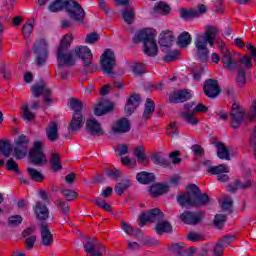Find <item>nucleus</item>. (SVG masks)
Listing matches in <instances>:
<instances>
[{"instance_id":"1","label":"nucleus","mask_w":256,"mask_h":256,"mask_svg":"<svg viewBox=\"0 0 256 256\" xmlns=\"http://www.w3.org/2000/svg\"><path fill=\"white\" fill-rule=\"evenodd\" d=\"M218 45V49L221 51V59L224 69L228 71H237L241 67V65H245L246 69H251L253 64L251 63V57L244 56L243 58H238L237 56L231 54L229 48L223 42H216Z\"/></svg>"},{"instance_id":"2","label":"nucleus","mask_w":256,"mask_h":256,"mask_svg":"<svg viewBox=\"0 0 256 256\" xmlns=\"http://www.w3.org/2000/svg\"><path fill=\"white\" fill-rule=\"evenodd\" d=\"M217 28L215 26H206L203 34H197L195 40L196 53L200 61H207L209 59V48H207V43L210 47L215 45V37H217Z\"/></svg>"},{"instance_id":"3","label":"nucleus","mask_w":256,"mask_h":256,"mask_svg":"<svg viewBox=\"0 0 256 256\" xmlns=\"http://www.w3.org/2000/svg\"><path fill=\"white\" fill-rule=\"evenodd\" d=\"M181 207H201L209 203V195L201 194V190L195 184L189 186V190L177 197Z\"/></svg>"},{"instance_id":"4","label":"nucleus","mask_w":256,"mask_h":256,"mask_svg":"<svg viewBox=\"0 0 256 256\" xmlns=\"http://www.w3.org/2000/svg\"><path fill=\"white\" fill-rule=\"evenodd\" d=\"M35 55V63L38 67L45 65L49 52L47 51V41L45 39L37 40L32 48Z\"/></svg>"},{"instance_id":"5","label":"nucleus","mask_w":256,"mask_h":256,"mask_svg":"<svg viewBox=\"0 0 256 256\" xmlns=\"http://www.w3.org/2000/svg\"><path fill=\"white\" fill-rule=\"evenodd\" d=\"M14 155L16 159H24L29 153V138L25 135H20L14 140Z\"/></svg>"},{"instance_id":"6","label":"nucleus","mask_w":256,"mask_h":256,"mask_svg":"<svg viewBox=\"0 0 256 256\" xmlns=\"http://www.w3.org/2000/svg\"><path fill=\"white\" fill-rule=\"evenodd\" d=\"M66 11L70 17V19H74V21H84L85 19V10L75 0H70L67 2Z\"/></svg>"},{"instance_id":"7","label":"nucleus","mask_w":256,"mask_h":256,"mask_svg":"<svg viewBox=\"0 0 256 256\" xmlns=\"http://www.w3.org/2000/svg\"><path fill=\"white\" fill-rule=\"evenodd\" d=\"M164 217L165 214H163V212L159 208L150 209L149 211L144 212L140 215L139 225L141 227H145V223H155V221H161L162 219H164Z\"/></svg>"},{"instance_id":"8","label":"nucleus","mask_w":256,"mask_h":256,"mask_svg":"<svg viewBox=\"0 0 256 256\" xmlns=\"http://www.w3.org/2000/svg\"><path fill=\"white\" fill-rule=\"evenodd\" d=\"M75 56L69 49L58 48L57 63L58 67H73L75 65Z\"/></svg>"},{"instance_id":"9","label":"nucleus","mask_w":256,"mask_h":256,"mask_svg":"<svg viewBox=\"0 0 256 256\" xmlns=\"http://www.w3.org/2000/svg\"><path fill=\"white\" fill-rule=\"evenodd\" d=\"M230 119H231V127L237 129L241 123H243V119H245V110L243 107L237 103L232 104V108L230 110Z\"/></svg>"},{"instance_id":"10","label":"nucleus","mask_w":256,"mask_h":256,"mask_svg":"<svg viewBox=\"0 0 256 256\" xmlns=\"http://www.w3.org/2000/svg\"><path fill=\"white\" fill-rule=\"evenodd\" d=\"M113 67H115V52L107 49L101 56V69L109 75L113 71Z\"/></svg>"},{"instance_id":"11","label":"nucleus","mask_w":256,"mask_h":256,"mask_svg":"<svg viewBox=\"0 0 256 256\" xmlns=\"http://www.w3.org/2000/svg\"><path fill=\"white\" fill-rule=\"evenodd\" d=\"M30 159L34 165L45 163V154H43V141L34 142V148L29 152Z\"/></svg>"},{"instance_id":"12","label":"nucleus","mask_w":256,"mask_h":256,"mask_svg":"<svg viewBox=\"0 0 256 256\" xmlns=\"http://www.w3.org/2000/svg\"><path fill=\"white\" fill-rule=\"evenodd\" d=\"M73 53L75 57H79L84 63V67H90L93 61V53L87 46H77L74 48Z\"/></svg>"},{"instance_id":"13","label":"nucleus","mask_w":256,"mask_h":256,"mask_svg":"<svg viewBox=\"0 0 256 256\" xmlns=\"http://www.w3.org/2000/svg\"><path fill=\"white\" fill-rule=\"evenodd\" d=\"M85 125V117L82 113H73L72 120L68 125V132L70 135H76L81 131V128Z\"/></svg>"},{"instance_id":"14","label":"nucleus","mask_w":256,"mask_h":256,"mask_svg":"<svg viewBox=\"0 0 256 256\" xmlns=\"http://www.w3.org/2000/svg\"><path fill=\"white\" fill-rule=\"evenodd\" d=\"M179 219L186 225H197L203 219V212L185 211L180 214Z\"/></svg>"},{"instance_id":"15","label":"nucleus","mask_w":256,"mask_h":256,"mask_svg":"<svg viewBox=\"0 0 256 256\" xmlns=\"http://www.w3.org/2000/svg\"><path fill=\"white\" fill-rule=\"evenodd\" d=\"M205 13H207V7L201 4L198 5L197 8L182 9L180 11V17H182V19H191L193 17H200V15Z\"/></svg>"},{"instance_id":"16","label":"nucleus","mask_w":256,"mask_h":256,"mask_svg":"<svg viewBox=\"0 0 256 256\" xmlns=\"http://www.w3.org/2000/svg\"><path fill=\"white\" fill-rule=\"evenodd\" d=\"M129 131H131V124L127 118H122L112 124L114 135H123V133H129Z\"/></svg>"},{"instance_id":"17","label":"nucleus","mask_w":256,"mask_h":256,"mask_svg":"<svg viewBox=\"0 0 256 256\" xmlns=\"http://www.w3.org/2000/svg\"><path fill=\"white\" fill-rule=\"evenodd\" d=\"M40 233L42 245L45 247H51V245H53V234H51V230L49 229V224L47 222L41 223Z\"/></svg>"},{"instance_id":"18","label":"nucleus","mask_w":256,"mask_h":256,"mask_svg":"<svg viewBox=\"0 0 256 256\" xmlns=\"http://www.w3.org/2000/svg\"><path fill=\"white\" fill-rule=\"evenodd\" d=\"M31 92L34 97L44 95V103H51V91L44 83L32 86Z\"/></svg>"},{"instance_id":"19","label":"nucleus","mask_w":256,"mask_h":256,"mask_svg":"<svg viewBox=\"0 0 256 256\" xmlns=\"http://www.w3.org/2000/svg\"><path fill=\"white\" fill-rule=\"evenodd\" d=\"M204 93L207 97L215 98L217 95H219V83H217V80H206L204 84Z\"/></svg>"},{"instance_id":"20","label":"nucleus","mask_w":256,"mask_h":256,"mask_svg":"<svg viewBox=\"0 0 256 256\" xmlns=\"http://www.w3.org/2000/svg\"><path fill=\"white\" fill-rule=\"evenodd\" d=\"M34 231L35 229L29 227L22 232V237L25 239L24 245L28 251H31L37 242V236L33 235Z\"/></svg>"},{"instance_id":"21","label":"nucleus","mask_w":256,"mask_h":256,"mask_svg":"<svg viewBox=\"0 0 256 256\" xmlns=\"http://www.w3.org/2000/svg\"><path fill=\"white\" fill-rule=\"evenodd\" d=\"M46 137L51 143L59 141V124L55 121H51L45 128Z\"/></svg>"},{"instance_id":"22","label":"nucleus","mask_w":256,"mask_h":256,"mask_svg":"<svg viewBox=\"0 0 256 256\" xmlns=\"http://www.w3.org/2000/svg\"><path fill=\"white\" fill-rule=\"evenodd\" d=\"M151 39H155V30L153 29L140 30L133 37L134 43H141L143 41L144 45L146 41H151Z\"/></svg>"},{"instance_id":"23","label":"nucleus","mask_w":256,"mask_h":256,"mask_svg":"<svg viewBox=\"0 0 256 256\" xmlns=\"http://www.w3.org/2000/svg\"><path fill=\"white\" fill-rule=\"evenodd\" d=\"M86 131L90 133V135H96L97 137H101V135H103V128H101V124L93 118L86 121Z\"/></svg>"},{"instance_id":"24","label":"nucleus","mask_w":256,"mask_h":256,"mask_svg":"<svg viewBox=\"0 0 256 256\" xmlns=\"http://www.w3.org/2000/svg\"><path fill=\"white\" fill-rule=\"evenodd\" d=\"M191 98V92L189 90H179L169 96L170 103H185Z\"/></svg>"},{"instance_id":"25","label":"nucleus","mask_w":256,"mask_h":256,"mask_svg":"<svg viewBox=\"0 0 256 256\" xmlns=\"http://www.w3.org/2000/svg\"><path fill=\"white\" fill-rule=\"evenodd\" d=\"M139 103H141V97L139 96V94L131 95L125 106L126 115L133 114L135 112V109L139 107Z\"/></svg>"},{"instance_id":"26","label":"nucleus","mask_w":256,"mask_h":256,"mask_svg":"<svg viewBox=\"0 0 256 256\" xmlns=\"http://www.w3.org/2000/svg\"><path fill=\"white\" fill-rule=\"evenodd\" d=\"M34 212L36 214L37 219L45 221V219H49V208L45 203L38 201L34 207Z\"/></svg>"},{"instance_id":"27","label":"nucleus","mask_w":256,"mask_h":256,"mask_svg":"<svg viewBox=\"0 0 256 256\" xmlns=\"http://www.w3.org/2000/svg\"><path fill=\"white\" fill-rule=\"evenodd\" d=\"M144 53L148 57H157V53H159V47L157 46V42H155V38L144 43Z\"/></svg>"},{"instance_id":"28","label":"nucleus","mask_w":256,"mask_h":256,"mask_svg":"<svg viewBox=\"0 0 256 256\" xmlns=\"http://www.w3.org/2000/svg\"><path fill=\"white\" fill-rule=\"evenodd\" d=\"M174 253H177L178 256H193L195 253V247L185 248V244L176 243L172 246Z\"/></svg>"},{"instance_id":"29","label":"nucleus","mask_w":256,"mask_h":256,"mask_svg":"<svg viewBox=\"0 0 256 256\" xmlns=\"http://www.w3.org/2000/svg\"><path fill=\"white\" fill-rule=\"evenodd\" d=\"M173 41H175V36H173L172 31L166 30L160 34V47H171Z\"/></svg>"},{"instance_id":"30","label":"nucleus","mask_w":256,"mask_h":256,"mask_svg":"<svg viewBox=\"0 0 256 256\" xmlns=\"http://www.w3.org/2000/svg\"><path fill=\"white\" fill-rule=\"evenodd\" d=\"M134 155L138 163H141L142 165H147V163H149V160L147 159V154H145V146H137L134 149Z\"/></svg>"},{"instance_id":"31","label":"nucleus","mask_w":256,"mask_h":256,"mask_svg":"<svg viewBox=\"0 0 256 256\" xmlns=\"http://www.w3.org/2000/svg\"><path fill=\"white\" fill-rule=\"evenodd\" d=\"M113 111V104H109L106 102L99 103L94 108V114L100 117V115H105L106 113H109Z\"/></svg>"},{"instance_id":"32","label":"nucleus","mask_w":256,"mask_h":256,"mask_svg":"<svg viewBox=\"0 0 256 256\" xmlns=\"http://www.w3.org/2000/svg\"><path fill=\"white\" fill-rule=\"evenodd\" d=\"M137 181L142 185H149L155 181V175L153 173L140 172L136 175Z\"/></svg>"},{"instance_id":"33","label":"nucleus","mask_w":256,"mask_h":256,"mask_svg":"<svg viewBox=\"0 0 256 256\" xmlns=\"http://www.w3.org/2000/svg\"><path fill=\"white\" fill-rule=\"evenodd\" d=\"M251 180H247L245 182H241L239 180L234 181V186L230 185L227 187V191H230L232 193H235L237 189H249L251 188Z\"/></svg>"},{"instance_id":"34","label":"nucleus","mask_w":256,"mask_h":256,"mask_svg":"<svg viewBox=\"0 0 256 256\" xmlns=\"http://www.w3.org/2000/svg\"><path fill=\"white\" fill-rule=\"evenodd\" d=\"M155 113V102L151 98L146 99L145 109L143 113L144 119H151V116Z\"/></svg>"},{"instance_id":"35","label":"nucleus","mask_w":256,"mask_h":256,"mask_svg":"<svg viewBox=\"0 0 256 256\" xmlns=\"http://www.w3.org/2000/svg\"><path fill=\"white\" fill-rule=\"evenodd\" d=\"M68 2L69 1L55 0L54 2L50 3L48 9L51 13H58V11H62V9H67Z\"/></svg>"},{"instance_id":"36","label":"nucleus","mask_w":256,"mask_h":256,"mask_svg":"<svg viewBox=\"0 0 256 256\" xmlns=\"http://www.w3.org/2000/svg\"><path fill=\"white\" fill-rule=\"evenodd\" d=\"M155 229L158 235H163V233L173 232V226H171V223L167 221L158 222Z\"/></svg>"},{"instance_id":"37","label":"nucleus","mask_w":256,"mask_h":256,"mask_svg":"<svg viewBox=\"0 0 256 256\" xmlns=\"http://www.w3.org/2000/svg\"><path fill=\"white\" fill-rule=\"evenodd\" d=\"M20 113L24 121L31 122L35 119V114L29 109V104L24 103L20 108Z\"/></svg>"},{"instance_id":"38","label":"nucleus","mask_w":256,"mask_h":256,"mask_svg":"<svg viewBox=\"0 0 256 256\" xmlns=\"http://www.w3.org/2000/svg\"><path fill=\"white\" fill-rule=\"evenodd\" d=\"M169 191V186L164 184H155L150 188V193L153 197H159V195H164Z\"/></svg>"},{"instance_id":"39","label":"nucleus","mask_w":256,"mask_h":256,"mask_svg":"<svg viewBox=\"0 0 256 256\" xmlns=\"http://www.w3.org/2000/svg\"><path fill=\"white\" fill-rule=\"evenodd\" d=\"M217 156L219 159H225L226 161L231 160V156L229 155V149H227V146L223 143H217Z\"/></svg>"},{"instance_id":"40","label":"nucleus","mask_w":256,"mask_h":256,"mask_svg":"<svg viewBox=\"0 0 256 256\" xmlns=\"http://www.w3.org/2000/svg\"><path fill=\"white\" fill-rule=\"evenodd\" d=\"M207 171L208 173H211V175H221V173H229V166H227V164L209 166Z\"/></svg>"},{"instance_id":"41","label":"nucleus","mask_w":256,"mask_h":256,"mask_svg":"<svg viewBox=\"0 0 256 256\" xmlns=\"http://www.w3.org/2000/svg\"><path fill=\"white\" fill-rule=\"evenodd\" d=\"M0 153L5 157H11V153H13V147L11 146V142L9 140H0Z\"/></svg>"},{"instance_id":"42","label":"nucleus","mask_w":256,"mask_h":256,"mask_svg":"<svg viewBox=\"0 0 256 256\" xmlns=\"http://www.w3.org/2000/svg\"><path fill=\"white\" fill-rule=\"evenodd\" d=\"M26 171L33 181L41 183V181L45 179V176H43V174H41V172L37 171L35 168L28 167Z\"/></svg>"},{"instance_id":"43","label":"nucleus","mask_w":256,"mask_h":256,"mask_svg":"<svg viewBox=\"0 0 256 256\" xmlns=\"http://www.w3.org/2000/svg\"><path fill=\"white\" fill-rule=\"evenodd\" d=\"M131 187V181L129 180H122L120 183H117L115 186V193L117 195H123L127 189Z\"/></svg>"},{"instance_id":"44","label":"nucleus","mask_w":256,"mask_h":256,"mask_svg":"<svg viewBox=\"0 0 256 256\" xmlns=\"http://www.w3.org/2000/svg\"><path fill=\"white\" fill-rule=\"evenodd\" d=\"M54 204L58 209H60L61 215H69L71 208H69V204L61 199H57L54 201Z\"/></svg>"},{"instance_id":"45","label":"nucleus","mask_w":256,"mask_h":256,"mask_svg":"<svg viewBox=\"0 0 256 256\" xmlns=\"http://www.w3.org/2000/svg\"><path fill=\"white\" fill-rule=\"evenodd\" d=\"M69 107L72 109V111H74V113H81V111H83V102L75 98H70Z\"/></svg>"},{"instance_id":"46","label":"nucleus","mask_w":256,"mask_h":256,"mask_svg":"<svg viewBox=\"0 0 256 256\" xmlns=\"http://www.w3.org/2000/svg\"><path fill=\"white\" fill-rule=\"evenodd\" d=\"M182 118L186 123H189L190 125H197L199 123V119L195 117V112H183L181 114Z\"/></svg>"},{"instance_id":"47","label":"nucleus","mask_w":256,"mask_h":256,"mask_svg":"<svg viewBox=\"0 0 256 256\" xmlns=\"http://www.w3.org/2000/svg\"><path fill=\"white\" fill-rule=\"evenodd\" d=\"M122 18L124 19L125 23L131 25L133 21H135V11L133 8H128L122 13Z\"/></svg>"},{"instance_id":"48","label":"nucleus","mask_w":256,"mask_h":256,"mask_svg":"<svg viewBox=\"0 0 256 256\" xmlns=\"http://www.w3.org/2000/svg\"><path fill=\"white\" fill-rule=\"evenodd\" d=\"M151 160L155 165H161V167H169V165H171V162L159 154H153Z\"/></svg>"},{"instance_id":"49","label":"nucleus","mask_w":256,"mask_h":256,"mask_svg":"<svg viewBox=\"0 0 256 256\" xmlns=\"http://www.w3.org/2000/svg\"><path fill=\"white\" fill-rule=\"evenodd\" d=\"M51 167L53 171H60V169H63V166L61 165V158L59 157V154H52L50 159Z\"/></svg>"},{"instance_id":"50","label":"nucleus","mask_w":256,"mask_h":256,"mask_svg":"<svg viewBox=\"0 0 256 256\" xmlns=\"http://www.w3.org/2000/svg\"><path fill=\"white\" fill-rule=\"evenodd\" d=\"M191 43V34H189V32H183L182 34H180V36L178 37V45H180V47H187V45H189Z\"/></svg>"},{"instance_id":"51","label":"nucleus","mask_w":256,"mask_h":256,"mask_svg":"<svg viewBox=\"0 0 256 256\" xmlns=\"http://www.w3.org/2000/svg\"><path fill=\"white\" fill-rule=\"evenodd\" d=\"M155 10L157 11V13H160V15H169V13H171V7L163 2H159L155 6Z\"/></svg>"},{"instance_id":"52","label":"nucleus","mask_w":256,"mask_h":256,"mask_svg":"<svg viewBox=\"0 0 256 256\" xmlns=\"http://www.w3.org/2000/svg\"><path fill=\"white\" fill-rule=\"evenodd\" d=\"M23 223L21 215H13L8 218V227H19Z\"/></svg>"},{"instance_id":"53","label":"nucleus","mask_w":256,"mask_h":256,"mask_svg":"<svg viewBox=\"0 0 256 256\" xmlns=\"http://www.w3.org/2000/svg\"><path fill=\"white\" fill-rule=\"evenodd\" d=\"M72 42H73V35L72 34H66L62 38V41H61L60 46L58 47V49H61V48L69 49Z\"/></svg>"},{"instance_id":"54","label":"nucleus","mask_w":256,"mask_h":256,"mask_svg":"<svg viewBox=\"0 0 256 256\" xmlns=\"http://www.w3.org/2000/svg\"><path fill=\"white\" fill-rule=\"evenodd\" d=\"M134 75H143L146 73V67L143 63H134L131 66Z\"/></svg>"},{"instance_id":"55","label":"nucleus","mask_w":256,"mask_h":256,"mask_svg":"<svg viewBox=\"0 0 256 256\" xmlns=\"http://www.w3.org/2000/svg\"><path fill=\"white\" fill-rule=\"evenodd\" d=\"M164 63H171L173 61H177L179 59V52L177 50H173L169 52L166 56L163 58Z\"/></svg>"},{"instance_id":"56","label":"nucleus","mask_w":256,"mask_h":256,"mask_svg":"<svg viewBox=\"0 0 256 256\" xmlns=\"http://www.w3.org/2000/svg\"><path fill=\"white\" fill-rule=\"evenodd\" d=\"M236 83H238L240 87L245 85V83H247V78L245 77V71L243 70V68H241V66L238 68Z\"/></svg>"},{"instance_id":"57","label":"nucleus","mask_w":256,"mask_h":256,"mask_svg":"<svg viewBox=\"0 0 256 256\" xmlns=\"http://www.w3.org/2000/svg\"><path fill=\"white\" fill-rule=\"evenodd\" d=\"M100 38L101 36H99L98 33L91 32L86 35L85 43H88L89 45H93V43H97V41H99Z\"/></svg>"},{"instance_id":"58","label":"nucleus","mask_w":256,"mask_h":256,"mask_svg":"<svg viewBox=\"0 0 256 256\" xmlns=\"http://www.w3.org/2000/svg\"><path fill=\"white\" fill-rule=\"evenodd\" d=\"M233 241H235V236L228 234V235L222 237L218 241V243H220V245L225 248V247H228V245H231V243H233Z\"/></svg>"},{"instance_id":"59","label":"nucleus","mask_w":256,"mask_h":256,"mask_svg":"<svg viewBox=\"0 0 256 256\" xmlns=\"http://www.w3.org/2000/svg\"><path fill=\"white\" fill-rule=\"evenodd\" d=\"M6 169L8 171H14L15 173H19V164H17V162H15L13 158H10L6 162Z\"/></svg>"},{"instance_id":"60","label":"nucleus","mask_w":256,"mask_h":256,"mask_svg":"<svg viewBox=\"0 0 256 256\" xmlns=\"http://www.w3.org/2000/svg\"><path fill=\"white\" fill-rule=\"evenodd\" d=\"M61 193L66 201H73V199H77V192L73 190H61Z\"/></svg>"},{"instance_id":"61","label":"nucleus","mask_w":256,"mask_h":256,"mask_svg":"<svg viewBox=\"0 0 256 256\" xmlns=\"http://www.w3.org/2000/svg\"><path fill=\"white\" fill-rule=\"evenodd\" d=\"M31 33H33V24L31 22H28L22 27V35L25 38H28L31 36Z\"/></svg>"},{"instance_id":"62","label":"nucleus","mask_w":256,"mask_h":256,"mask_svg":"<svg viewBox=\"0 0 256 256\" xmlns=\"http://www.w3.org/2000/svg\"><path fill=\"white\" fill-rule=\"evenodd\" d=\"M227 221V216L224 214H217L214 218V224L216 227L221 228L223 227V224Z\"/></svg>"},{"instance_id":"63","label":"nucleus","mask_w":256,"mask_h":256,"mask_svg":"<svg viewBox=\"0 0 256 256\" xmlns=\"http://www.w3.org/2000/svg\"><path fill=\"white\" fill-rule=\"evenodd\" d=\"M106 174L107 177H110V179H119V177L122 175L121 170L119 169L107 170Z\"/></svg>"},{"instance_id":"64","label":"nucleus","mask_w":256,"mask_h":256,"mask_svg":"<svg viewBox=\"0 0 256 256\" xmlns=\"http://www.w3.org/2000/svg\"><path fill=\"white\" fill-rule=\"evenodd\" d=\"M225 248L221 245V243H216L214 246L213 256H223L225 253Z\"/></svg>"}]
</instances>
